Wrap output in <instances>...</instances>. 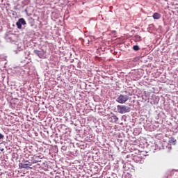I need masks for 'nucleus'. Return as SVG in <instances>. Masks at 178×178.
Masks as SVG:
<instances>
[{
  "mask_svg": "<svg viewBox=\"0 0 178 178\" xmlns=\"http://www.w3.org/2000/svg\"><path fill=\"white\" fill-rule=\"evenodd\" d=\"M26 163H27L24 164V169H29V168H31L30 166L33 165V164H34V163H38V161H36V160H35V161H33V162L31 163V162L26 161Z\"/></svg>",
  "mask_w": 178,
  "mask_h": 178,
  "instance_id": "20e7f679",
  "label": "nucleus"
},
{
  "mask_svg": "<svg viewBox=\"0 0 178 178\" xmlns=\"http://www.w3.org/2000/svg\"><path fill=\"white\" fill-rule=\"evenodd\" d=\"M135 42H140L142 40V37L139 35H136L134 37Z\"/></svg>",
  "mask_w": 178,
  "mask_h": 178,
  "instance_id": "423d86ee",
  "label": "nucleus"
},
{
  "mask_svg": "<svg viewBox=\"0 0 178 178\" xmlns=\"http://www.w3.org/2000/svg\"><path fill=\"white\" fill-rule=\"evenodd\" d=\"M118 111L120 114H125V113H129L131 111V108L130 107H128V106L125 105H118L117 106Z\"/></svg>",
  "mask_w": 178,
  "mask_h": 178,
  "instance_id": "f257e3e1",
  "label": "nucleus"
},
{
  "mask_svg": "<svg viewBox=\"0 0 178 178\" xmlns=\"http://www.w3.org/2000/svg\"><path fill=\"white\" fill-rule=\"evenodd\" d=\"M4 138V135L1 134V133H0V140L3 139Z\"/></svg>",
  "mask_w": 178,
  "mask_h": 178,
  "instance_id": "9b49d317",
  "label": "nucleus"
},
{
  "mask_svg": "<svg viewBox=\"0 0 178 178\" xmlns=\"http://www.w3.org/2000/svg\"><path fill=\"white\" fill-rule=\"evenodd\" d=\"M134 51H139L140 47H138V45H134Z\"/></svg>",
  "mask_w": 178,
  "mask_h": 178,
  "instance_id": "1a4fd4ad",
  "label": "nucleus"
},
{
  "mask_svg": "<svg viewBox=\"0 0 178 178\" xmlns=\"http://www.w3.org/2000/svg\"><path fill=\"white\" fill-rule=\"evenodd\" d=\"M129 99V97L128 95H123L121 94L116 99V102L120 103V104H124V103H126L127 101H128Z\"/></svg>",
  "mask_w": 178,
  "mask_h": 178,
  "instance_id": "f03ea898",
  "label": "nucleus"
},
{
  "mask_svg": "<svg viewBox=\"0 0 178 178\" xmlns=\"http://www.w3.org/2000/svg\"><path fill=\"white\" fill-rule=\"evenodd\" d=\"M24 163H19V168H24Z\"/></svg>",
  "mask_w": 178,
  "mask_h": 178,
  "instance_id": "9d476101",
  "label": "nucleus"
},
{
  "mask_svg": "<svg viewBox=\"0 0 178 178\" xmlns=\"http://www.w3.org/2000/svg\"><path fill=\"white\" fill-rule=\"evenodd\" d=\"M33 52H34L35 54L38 55V56H39V57L42 56V54H41L40 50H34Z\"/></svg>",
  "mask_w": 178,
  "mask_h": 178,
  "instance_id": "0eeeda50",
  "label": "nucleus"
},
{
  "mask_svg": "<svg viewBox=\"0 0 178 178\" xmlns=\"http://www.w3.org/2000/svg\"><path fill=\"white\" fill-rule=\"evenodd\" d=\"M161 17V14L158 13H155L152 15V17L154 19H159Z\"/></svg>",
  "mask_w": 178,
  "mask_h": 178,
  "instance_id": "39448f33",
  "label": "nucleus"
},
{
  "mask_svg": "<svg viewBox=\"0 0 178 178\" xmlns=\"http://www.w3.org/2000/svg\"><path fill=\"white\" fill-rule=\"evenodd\" d=\"M26 22L24 20V18H19V21L16 23L17 27L18 29H22V25H26Z\"/></svg>",
  "mask_w": 178,
  "mask_h": 178,
  "instance_id": "7ed1b4c3",
  "label": "nucleus"
},
{
  "mask_svg": "<svg viewBox=\"0 0 178 178\" xmlns=\"http://www.w3.org/2000/svg\"><path fill=\"white\" fill-rule=\"evenodd\" d=\"M111 119L113 120L114 122H117L119 120V118L116 117V115H113V117H111Z\"/></svg>",
  "mask_w": 178,
  "mask_h": 178,
  "instance_id": "6e6552de",
  "label": "nucleus"
}]
</instances>
